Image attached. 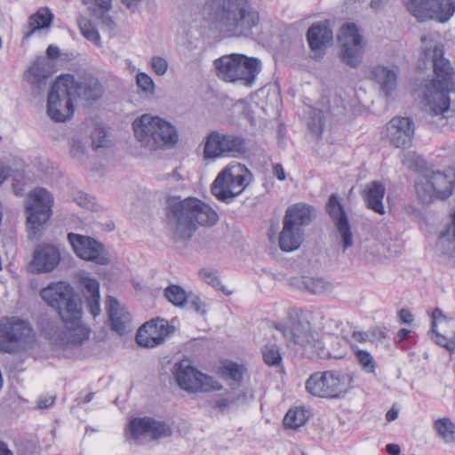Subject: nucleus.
<instances>
[{"label":"nucleus","mask_w":455,"mask_h":455,"mask_svg":"<svg viewBox=\"0 0 455 455\" xmlns=\"http://www.w3.org/2000/svg\"><path fill=\"white\" fill-rule=\"evenodd\" d=\"M201 12L211 29L228 38L249 37L259 22L249 0H206Z\"/></svg>","instance_id":"1"},{"label":"nucleus","mask_w":455,"mask_h":455,"mask_svg":"<svg viewBox=\"0 0 455 455\" xmlns=\"http://www.w3.org/2000/svg\"><path fill=\"white\" fill-rule=\"evenodd\" d=\"M40 295L48 306L57 310L65 324V331L59 337L61 347L81 346L91 334L83 323L81 301L76 299L73 287L66 282H57L42 289Z\"/></svg>","instance_id":"2"},{"label":"nucleus","mask_w":455,"mask_h":455,"mask_svg":"<svg viewBox=\"0 0 455 455\" xmlns=\"http://www.w3.org/2000/svg\"><path fill=\"white\" fill-rule=\"evenodd\" d=\"M218 220L216 211L198 198L168 200L167 224L175 242L189 240L198 226H212Z\"/></svg>","instance_id":"3"},{"label":"nucleus","mask_w":455,"mask_h":455,"mask_svg":"<svg viewBox=\"0 0 455 455\" xmlns=\"http://www.w3.org/2000/svg\"><path fill=\"white\" fill-rule=\"evenodd\" d=\"M132 127L136 140L149 150L170 148L179 141L176 127L157 116L144 114L133 121Z\"/></svg>","instance_id":"4"},{"label":"nucleus","mask_w":455,"mask_h":455,"mask_svg":"<svg viewBox=\"0 0 455 455\" xmlns=\"http://www.w3.org/2000/svg\"><path fill=\"white\" fill-rule=\"evenodd\" d=\"M275 328L283 336L286 345L307 357L323 358L327 351L321 340L316 339L307 321L290 318L287 324L275 323Z\"/></svg>","instance_id":"5"},{"label":"nucleus","mask_w":455,"mask_h":455,"mask_svg":"<svg viewBox=\"0 0 455 455\" xmlns=\"http://www.w3.org/2000/svg\"><path fill=\"white\" fill-rule=\"evenodd\" d=\"M217 76L228 83H241L251 87L261 70V61L244 54L231 53L214 60Z\"/></svg>","instance_id":"6"},{"label":"nucleus","mask_w":455,"mask_h":455,"mask_svg":"<svg viewBox=\"0 0 455 455\" xmlns=\"http://www.w3.org/2000/svg\"><path fill=\"white\" fill-rule=\"evenodd\" d=\"M433 79L426 83L423 97L427 104H433L439 96L455 92V68L444 57L442 44H437L432 51Z\"/></svg>","instance_id":"7"},{"label":"nucleus","mask_w":455,"mask_h":455,"mask_svg":"<svg viewBox=\"0 0 455 455\" xmlns=\"http://www.w3.org/2000/svg\"><path fill=\"white\" fill-rule=\"evenodd\" d=\"M252 174L244 164L233 163L222 169L211 186L212 194L229 204L251 183Z\"/></svg>","instance_id":"8"},{"label":"nucleus","mask_w":455,"mask_h":455,"mask_svg":"<svg viewBox=\"0 0 455 455\" xmlns=\"http://www.w3.org/2000/svg\"><path fill=\"white\" fill-rule=\"evenodd\" d=\"M353 380L352 374L347 371H316L306 380L305 388L315 397L335 399L343 396L353 387Z\"/></svg>","instance_id":"9"},{"label":"nucleus","mask_w":455,"mask_h":455,"mask_svg":"<svg viewBox=\"0 0 455 455\" xmlns=\"http://www.w3.org/2000/svg\"><path fill=\"white\" fill-rule=\"evenodd\" d=\"M52 206L53 196L47 189L36 188L28 193L25 210L29 239H39L40 228L52 215Z\"/></svg>","instance_id":"10"},{"label":"nucleus","mask_w":455,"mask_h":455,"mask_svg":"<svg viewBox=\"0 0 455 455\" xmlns=\"http://www.w3.org/2000/svg\"><path fill=\"white\" fill-rule=\"evenodd\" d=\"M455 186V170L445 172L432 171L419 178L415 184L416 193L424 203L434 199H446L453 191Z\"/></svg>","instance_id":"11"},{"label":"nucleus","mask_w":455,"mask_h":455,"mask_svg":"<svg viewBox=\"0 0 455 455\" xmlns=\"http://www.w3.org/2000/svg\"><path fill=\"white\" fill-rule=\"evenodd\" d=\"M172 374L179 387L188 393L210 392L222 388L212 377L199 371L188 357L174 363Z\"/></svg>","instance_id":"12"},{"label":"nucleus","mask_w":455,"mask_h":455,"mask_svg":"<svg viewBox=\"0 0 455 455\" xmlns=\"http://www.w3.org/2000/svg\"><path fill=\"white\" fill-rule=\"evenodd\" d=\"M34 336L28 321L14 316L0 319V352L15 353L31 342Z\"/></svg>","instance_id":"13"},{"label":"nucleus","mask_w":455,"mask_h":455,"mask_svg":"<svg viewBox=\"0 0 455 455\" xmlns=\"http://www.w3.org/2000/svg\"><path fill=\"white\" fill-rule=\"evenodd\" d=\"M247 151L248 147L243 137L215 131L206 137L204 158L215 160L221 157H235L246 154Z\"/></svg>","instance_id":"14"},{"label":"nucleus","mask_w":455,"mask_h":455,"mask_svg":"<svg viewBox=\"0 0 455 455\" xmlns=\"http://www.w3.org/2000/svg\"><path fill=\"white\" fill-rule=\"evenodd\" d=\"M62 76H59L51 87L47 99V114L55 122H65L74 114V96L70 89L68 90Z\"/></svg>","instance_id":"15"},{"label":"nucleus","mask_w":455,"mask_h":455,"mask_svg":"<svg viewBox=\"0 0 455 455\" xmlns=\"http://www.w3.org/2000/svg\"><path fill=\"white\" fill-rule=\"evenodd\" d=\"M339 43L341 60L352 68H357L362 63L365 43L356 25H343Z\"/></svg>","instance_id":"16"},{"label":"nucleus","mask_w":455,"mask_h":455,"mask_svg":"<svg viewBox=\"0 0 455 455\" xmlns=\"http://www.w3.org/2000/svg\"><path fill=\"white\" fill-rule=\"evenodd\" d=\"M415 124L410 117L394 116L382 131V137L391 146L405 149L412 145Z\"/></svg>","instance_id":"17"},{"label":"nucleus","mask_w":455,"mask_h":455,"mask_svg":"<svg viewBox=\"0 0 455 455\" xmlns=\"http://www.w3.org/2000/svg\"><path fill=\"white\" fill-rule=\"evenodd\" d=\"M68 238L79 258L99 265H108L109 263L110 260L106 249L103 244L95 239L74 233H69Z\"/></svg>","instance_id":"18"},{"label":"nucleus","mask_w":455,"mask_h":455,"mask_svg":"<svg viewBox=\"0 0 455 455\" xmlns=\"http://www.w3.org/2000/svg\"><path fill=\"white\" fill-rule=\"evenodd\" d=\"M171 434L172 430L168 425L148 417L132 419L125 430L127 440H139L142 436H149L156 440L169 436Z\"/></svg>","instance_id":"19"},{"label":"nucleus","mask_w":455,"mask_h":455,"mask_svg":"<svg viewBox=\"0 0 455 455\" xmlns=\"http://www.w3.org/2000/svg\"><path fill=\"white\" fill-rule=\"evenodd\" d=\"M66 86L70 89L74 99H80L85 101H95L101 98L104 90L99 79L92 76H84L81 80H76L72 75L62 76ZM67 92V87H61Z\"/></svg>","instance_id":"20"},{"label":"nucleus","mask_w":455,"mask_h":455,"mask_svg":"<svg viewBox=\"0 0 455 455\" xmlns=\"http://www.w3.org/2000/svg\"><path fill=\"white\" fill-rule=\"evenodd\" d=\"M326 212L341 238L342 251L345 252L353 245V234L347 215L336 195L332 194L330 196L326 204Z\"/></svg>","instance_id":"21"},{"label":"nucleus","mask_w":455,"mask_h":455,"mask_svg":"<svg viewBox=\"0 0 455 455\" xmlns=\"http://www.w3.org/2000/svg\"><path fill=\"white\" fill-rule=\"evenodd\" d=\"M170 333L171 327L166 320H151L140 327L136 341L140 347H155L162 344Z\"/></svg>","instance_id":"22"},{"label":"nucleus","mask_w":455,"mask_h":455,"mask_svg":"<svg viewBox=\"0 0 455 455\" xmlns=\"http://www.w3.org/2000/svg\"><path fill=\"white\" fill-rule=\"evenodd\" d=\"M78 283L87 308L95 318L100 312V283L89 274L83 272L78 276Z\"/></svg>","instance_id":"23"},{"label":"nucleus","mask_w":455,"mask_h":455,"mask_svg":"<svg viewBox=\"0 0 455 455\" xmlns=\"http://www.w3.org/2000/svg\"><path fill=\"white\" fill-rule=\"evenodd\" d=\"M50 66L45 59H37L25 74L26 80L31 86L34 95L40 94L46 87L47 79L51 76Z\"/></svg>","instance_id":"24"},{"label":"nucleus","mask_w":455,"mask_h":455,"mask_svg":"<svg viewBox=\"0 0 455 455\" xmlns=\"http://www.w3.org/2000/svg\"><path fill=\"white\" fill-rule=\"evenodd\" d=\"M89 13L98 20L103 29L114 32L116 22L109 14L113 8V0H82Z\"/></svg>","instance_id":"25"},{"label":"nucleus","mask_w":455,"mask_h":455,"mask_svg":"<svg viewBox=\"0 0 455 455\" xmlns=\"http://www.w3.org/2000/svg\"><path fill=\"white\" fill-rule=\"evenodd\" d=\"M315 218V210L313 206L305 203H297L289 206L283 216V221L292 227L304 229Z\"/></svg>","instance_id":"26"},{"label":"nucleus","mask_w":455,"mask_h":455,"mask_svg":"<svg viewBox=\"0 0 455 455\" xmlns=\"http://www.w3.org/2000/svg\"><path fill=\"white\" fill-rule=\"evenodd\" d=\"M307 38L310 49L323 52L332 41L333 33L327 22L314 23L307 30Z\"/></svg>","instance_id":"27"},{"label":"nucleus","mask_w":455,"mask_h":455,"mask_svg":"<svg viewBox=\"0 0 455 455\" xmlns=\"http://www.w3.org/2000/svg\"><path fill=\"white\" fill-rule=\"evenodd\" d=\"M60 259L58 249L53 245L44 244L36 250L33 265L37 272H50L57 267Z\"/></svg>","instance_id":"28"},{"label":"nucleus","mask_w":455,"mask_h":455,"mask_svg":"<svg viewBox=\"0 0 455 455\" xmlns=\"http://www.w3.org/2000/svg\"><path fill=\"white\" fill-rule=\"evenodd\" d=\"M304 229L283 221V228L278 236L280 249L285 252L297 251L304 241Z\"/></svg>","instance_id":"29"},{"label":"nucleus","mask_w":455,"mask_h":455,"mask_svg":"<svg viewBox=\"0 0 455 455\" xmlns=\"http://www.w3.org/2000/svg\"><path fill=\"white\" fill-rule=\"evenodd\" d=\"M371 78L377 82L386 97H389L397 86L396 70L379 65L371 68Z\"/></svg>","instance_id":"30"},{"label":"nucleus","mask_w":455,"mask_h":455,"mask_svg":"<svg viewBox=\"0 0 455 455\" xmlns=\"http://www.w3.org/2000/svg\"><path fill=\"white\" fill-rule=\"evenodd\" d=\"M386 194V188L380 181L374 180L370 182L364 190V202L368 208L383 215L385 207L383 205V198Z\"/></svg>","instance_id":"31"},{"label":"nucleus","mask_w":455,"mask_h":455,"mask_svg":"<svg viewBox=\"0 0 455 455\" xmlns=\"http://www.w3.org/2000/svg\"><path fill=\"white\" fill-rule=\"evenodd\" d=\"M107 311L112 329L122 334L130 323V314L121 307L118 300L113 297H108Z\"/></svg>","instance_id":"32"},{"label":"nucleus","mask_w":455,"mask_h":455,"mask_svg":"<svg viewBox=\"0 0 455 455\" xmlns=\"http://www.w3.org/2000/svg\"><path fill=\"white\" fill-rule=\"evenodd\" d=\"M455 12V0H430L426 13L427 20H435L444 23L448 21Z\"/></svg>","instance_id":"33"},{"label":"nucleus","mask_w":455,"mask_h":455,"mask_svg":"<svg viewBox=\"0 0 455 455\" xmlns=\"http://www.w3.org/2000/svg\"><path fill=\"white\" fill-rule=\"evenodd\" d=\"M296 285L314 295H327L333 290L331 283L323 279L309 276H301L296 280Z\"/></svg>","instance_id":"34"},{"label":"nucleus","mask_w":455,"mask_h":455,"mask_svg":"<svg viewBox=\"0 0 455 455\" xmlns=\"http://www.w3.org/2000/svg\"><path fill=\"white\" fill-rule=\"evenodd\" d=\"M53 14L48 8H40L36 13L28 18V28L29 30L25 33L24 37H30L36 31L47 28L51 26Z\"/></svg>","instance_id":"35"},{"label":"nucleus","mask_w":455,"mask_h":455,"mask_svg":"<svg viewBox=\"0 0 455 455\" xmlns=\"http://www.w3.org/2000/svg\"><path fill=\"white\" fill-rule=\"evenodd\" d=\"M432 116H442L445 119L455 120V102L451 103L449 94L438 97L433 104H427Z\"/></svg>","instance_id":"36"},{"label":"nucleus","mask_w":455,"mask_h":455,"mask_svg":"<svg viewBox=\"0 0 455 455\" xmlns=\"http://www.w3.org/2000/svg\"><path fill=\"white\" fill-rule=\"evenodd\" d=\"M433 429L445 443H455V422L450 418L443 417L435 419L433 422Z\"/></svg>","instance_id":"37"},{"label":"nucleus","mask_w":455,"mask_h":455,"mask_svg":"<svg viewBox=\"0 0 455 455\" xmlns=\"http://www.w3.org/2000/svg\"><path fill=\"white\" fill-rule=\"evenodd\" d=\"M308 420L307 411L301 407L290 409L283 418V425L285 427L297 429L305 425Z\"/></svg>","instance_id":"38"},{"label":"nucleus","mask_w":455,"mask_h":455,"mask_svg":"<svg viewBox=\"0 0 455 455\" xmlns=\"http://www.w3.org/2000/svg\"><path fill=\"white\" fill-rule=\"evenodd\" d=\"M244 370L245 369L242 365L235 363H229L222 368L221 373L223 377L231 380L229 385L232 390L235 391L236 387H240L243 378Z\"/></svg>","instance_id":"39"},{"label":"nucleus","mask_w":455,"mask_h":455,"mask_svg":"<svg viewBox=\"0 0 455 455\" xmlns=\"http://www.w3.org/2000/svg\"><path fill=\"white\" fill-rule=\"evenodd\" d=\"M81 34L90 42L97 46L101 45L100 36L93 23L84 17H79L77 20Z\"/></svg>","instance_id":"40"},{"label":"nucleus","mask_w":455,"mask_h":455,"mask_svg":"<svg viewBox=\"0 0 455 455\" xmlns=\"http://www.w3.org/2000/svg\"><path fill=\"white\" fill-rule=\"evenodd\" d=\"M308 116L307 125L312 133L317 137H321L323 131V113L320 109L311 107L307 108Z\"/></svg>","instance_id":"41"},{"label":"nucleus","mask_w":455,"mask_h":455,"mask_svg":"<svg viewBox=\"0 0 455 455\" xmlns=\"http://www.w3.org/2000/svg\"><path fill=\"white\" fill-rule=\"evenodd\" d=\"M188 292L180 285H170L164 290L166 299L176 307H184L188 300Z\"/></svg>","instance_id":"42"},{"label":"nucleus","mask_w":455,"mask_h":455,"mask_svg":"<svg viewBox=\"0 0 455 455\" xmlns=\"http://www.w3.org/2000/svg\"><path fill=\"white\" fill-rule=\"evenodd\" d=\"M430 0H405L407 10L420 22L426 20Z\"/></svg>","instance_id":"43"},{"label":"nucleus","mask_w":455,"mask_h":455,"mask_svg":"<svg viewBox=\"0 0 455 455\" xmlns=\"http://www.w3.org/2000/svg\"><path fill=\"white\" fill-rule=\"evenodd\" d=\"M264 362L269 366H278L282 362L279 347L275 345H266L262 349Z\"/></svg>","instance_id":"44"},{"label":"nucleus","mask_w":455,"mask_h":455,"mask_svg":"<svg viewBox=\"0 0 455 455\" xmlns=\"http://www.w3.org/2000/svg\"><path fill=\"white\" fill-rule=\"evenodd\" d=\"M247 399V393L244 390L234 391V394L226 398H220L216 401V407L225 411L238 402H244Z\"/></svg>","instance_id":"45"},{"label":"nucleus","mask_w":455,"mask_h":455,"mask_svg":"<svg viewBox=\"0 0 455 455\" xmlns=\"http://www.w3.org/2000/svg\"><path fill=\"white\" fill-rule=\"evenodd\" d=\"M200 278L216 290L222 291L223 285L218 272L211 268H202L199 271Z\"/></svg>","instance_id":"46"},{"label":"nucleus","mask_w":455,"mask_h":455,"mask_svg":"<svg viewBox=\"0 0 455 455\" xmlns=\"http://www.w3.org/2000/svg\"><path fill=\"white\" fill-rule=\"evenodd\" d=\"M355 357L358 363L365 372L372 373L376 369V363L373 356L365 350H357Z\"/></svg>","instance_id":"47"},{"label":"nucleus","mask_w":455,"mask_h":455,"mask_svg":"<svg viewBox=\"0 0 455 455\" xmlns=\"http://www.w3.org/2000/svg\"><path fill=\"white\" fill-rule=\"evenodd\" d=\"M138 87L147 95H153L155 92V83L150 76L145 72H140L136 76Z\"/></svg>","instance_id":"48"},{"label":"nucleus","mask_w":455,"mask_h":455,"mask_svg":"<svg viewBox=\"0 0 455 455\" xmlns=\"http://www.w3.org/2000/svg\"><path fill=\"white\" fill-rule=\"evenodd\" d=\"M92 145L94 149L105 148L108 144L107 132L104 127L97 125L92 132Z\"/></svg>","instance_id":"49"},{"label":"nucleus","mask_w":455,"mask_h":455,"mask_svg":"<svg viewBox=\"0 0 455 455\" xmlns=\"http://www.w3.org/2000/svg\"><path fill=\"white\" fill-rule=\"evenodd\" d=\"M402 163L405 167L412 169L416 172H420L421 168L425 164V161L421 158V156H418L413 152H409L405 154L403 156Z\"/></svg>","instance_id":"50"},{"label":"nucleus","mask_w":455,"mask_h":455,"mask_svg":"<svg viewBox=\"0 0 455 455\" xmlns=\"http://www.w3.org/2000/svg\"><path fill=\"white\" fill-rule=\"evenodd\" d=\"M186 303H188L189 307L195 312L203 315L206 314V304L197 294L188 292V300Z\"/></svg>","instance_id":"51"},{"label":"nucleus","mask_w":455,"mask_h":455,"mask_svg":"<svg viewBox=\"0 0 455 455\" xmlns=\"http://www.w3.org/2000/svg\"><path fill=\"white\" fill-rule=\"evenodd\" d=\"M152 70L158 76H164L168 70V61L160 56H153L150 60Z\"/></svg>","instance_id":"52"},{"label":"nucleus","mask_w":455,"mask_h":455,"mask_svg":"<svg viewBox=\"0 0 455 455\" xmlns=\"http://www.w3.org/2000/svg\"><path fill=\"white\" fill-rule=\"evenodd\" d=\"M432 335L431 339L436 343L437 345L443 347L447 348L448 350H453L455 347V342L452 340L448 339L445 336L438 333L436 331V329L435 328V331L431 330Z\"/></svg>","instance_id":"53"},{"label":"nucleus","mask_w":455,"mask_h":455,"mask_svg":"<svg viewBox=\"0 0 455 455\" xmlns=\"http://www.w3.org/2000/svg\"><path fill=\"white\" fill-rule=\"evenodd\" d=\"M85 153V148L79 140H72L70 147V155L73 158L80 160Z\"/></svg>","instance_id":"54"},{"label":"nucleus","mask_w":455,"mask_h":455,"mask_svg":"<svg viewBox=\"0 0 455 455\" xmlns=\"http://www.w3.org/2000/svg\"><path fill=\"white\" fill-rule=\"evenodd\" d=\"M92 197H90L83 193H79L75 197V201L76 202V204L86 209H90L91 206H92Z\"/></svg>","instance_id":"55"},{"label":"nucleus","mask_w":455,"mask_h":455,"mask_svg":"<svg viewBox=\"0 0 455 455\" xmlns=\"http://www.w3.org/2000/svg\"><path fill=\"white\" fill-rule=\"evenodd\" d=\"M399 317L402 323L410 324L413 322L414 317L409 309L402 308L399 311Z\"/></svg>","instance_id":"56"},{"label":"nucleus","mask_w":455,"mask_h":455,"mask_svg":"<svg viewBox=\"0 0 455 455\" xmlns=\"http://www.w3.org/2000/svg\"><path fill=\"white\" fill-rule=\"evenodd\" d=\"M55 402V396L54 395H49L45 397H41L38 400V407L41 409H47L50 406H52Z\"/></svg>","instance_id":"57"},{"label":"nucleus","mask_w":455,"mask_h":455,"mask_svg":"<svg viewBox=\"0 0 455 455\" xmlns=\"http://www.w3.org/2000/svg\"><path fill=\"white\" fill-rule=\"evenodd\" d=\"M440 318H445L443 311L436 307L432 312V331H435V328H436V320Z\"/></svg>","instance_id":"58"},{"label":"nucleus","mask_w":455,"mask_h":455,"mask_svg":"<svg viewBox=\"0 0 455 455\" xmlns=\"http://www.w3.org/2000/svg\"><path fill=\"white\" fill-rule=\"evenodd\" d=\"M273 172H274L275 176L279 180H285V172H284V170H283L282 164H275L274 165V167H273Z\"/></svg>","instance_id":"59"},{"label":"nucleus","mask_w":455,"mask_h":455,"mask_svg":"<svg viewBox=\"0 0 455 455\" xmlns=\"http://www.w3.org/2000/svg\"><path fill=\"white\" fill-rule=\"evenodd\" d=\"M46 54L50 59H56L60 55V49L58 46L51 44L46 50Z\"/></svg>","instance_id":"60"},{"label":"nucleus","mask_w":455,"mask_h":455,"mask_svg":"<svg viewBox=\"0 0 455 455\" xmlns=\"http://www.w3.org/2000/svg\"><path fill=\"white\" fill-rule=\"evenodd\" d=\"M386 451L390 455H398L401 451V449L398 444L389 443L386 446Z\"/></svg>","instance_id":"61"},{"label":"nucleus","mask_w":455,"mask_h":455,"mask_svg":"<svg viewBox=\"0 0 455 455\" xmlns=\"http://www.w3.org/2000/svg\"><path fill=\"white\" fill-rule=\"evenodd\" d=\"M352 337L358 342H365L368 339V334L361 331H354Z\"/></svg>","instance_id":"62"},{"label":"nucleus","mask_w":455,"mask_h":455,"mask_svg":"<svg viewBox=\"0 0 455 455\" xmlns=\"http://www.w3.org/2000/svg\"><path fill=\"white\" fill-rule=\"evenodd\" d=\"M411 331L407 329H401L397 332V337L400 341L406 339L410 337Z\"/></svg>","instance_id":"63"},{"label":"nucleus","mask_w":455,"mask_h":455,"mask_svg":"<svg viewBox=\"0 0 455 455\" xmlns=\"http://www.w3.org/2000/svg\"><path fill=\"white\" fill-rule=\"evenodd\" d=\"M0 455H13L12 452L7 448V445L0 441Z\"/></svg>","instance_id":"64"}]
</instances>
